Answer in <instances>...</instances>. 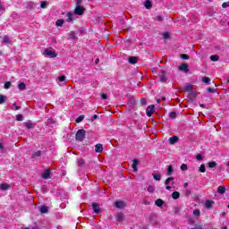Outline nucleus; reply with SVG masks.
Masks as SVG:
<instances>
[{"instance_id":"3c124183","label":"nucleus","mask_w":229,"mask_h":229,"mask_svg":"<svg viewBox=\"0 0 229 229\" xmlns=\"http://www.w3.org/2000/svg\"><path fill=\"white\" fill-rule=\"evenodd\" d=\"M208 92H210V93H216V89L214 88H208Z\"/></svg>"},{"instance_id":"bf43d9fd","label":"nucleus","mask_w":229,"mask_h":229,"mask_svg":"<svg viewBox=\"0 0 229 229\" xmlns=\"http://www.w3.org/2000/svg\"><path fill=\"white\" fill-rule=\"evenodd\" d=\"M13 106H15V110H21V106H18L15 104H13Z\"/></svg>"},{"instance_id":"7ed1b4c3","label":"nucleus","mask_w":229,"mask_h":229,"mask_svg":"<svg viewBox=\"0 0 229 229\" xmlns=\"http://www.w3.org/2000/svg\"><path fill=\"white\" fill-rule=\"evenodd\" d=\"M75 15H83L85 13V7L82 5H76L74 9Z\"/></svg>"},{"instance_id":"c85d7f7f","label":"nucleus","mask_w":229,"mask_h":229,"mask_svg":"<svg viewBox=\"0 0 229 229\" xmlns=\"http://www.w3.org/2000/svg\"><path fill=\"white\" fill-rule=\"evenodd\" d=\"M47 210H48V208H47V207H46V206H42V207L40 208V212H41V214H47Z\"/></svg>"},{"instance_id":"680f3d73","label":"nucleus","mask_w":229,"mask_h":229,"mask_svg":"<svg viewBox=\"0 0 229 229\" xmlns=\"http://www.w3.org/2000/svg\"><path fill=\"white\" fill-rule=\"evenodd\" d=\"M183 187H184V189H187V187H189V182H185V183L183 184Z\"/></svg>"},{"instance_id":"603ef678","label":"nucleus","mask_w":229,"mask_h":229,"mask_svg":"<svg viewBox=\"0 0 229 229\" xmlns=\"http://www.w3.org/2000/svg\"><path fill=\"white\" fill-rule=\"evenodd\" d=\"M229 6V1L228 2H225L223 4H222V7L223 8H228Z\"/></svg>"},{"instance_id":"49530a36","label":"nucleus","mask_w":229,"mask_h":229,"mask_svg":"<svg viewBox=\"0 0 229 229\" xmlns=\"http://www.w3.org/2000/svg\"><path fill=\"white\" fill-rule=\"evenodd\" d=\"M16 119L17 121H22V119H24V116L22 114H17Z\"/></svg>"},{"instance_id":"ea45409f","label":"nucleus","mask_w":229,"mask_h":229,"mask_svg":"<svg viewBox=\"0 0 229 229\" xmlns=\"http://www.w3.org/2000/svg\"><path fill=\"white\" fill-rule=\"evenodd\" d=\"M203 83H210V78L208 77H203L202 78Z\"/></svg>"},{"instance_id":"c756f323","label":"nucleus","mask_w":229,"mask_h":229,"mask_svg":"<svg viewBox=\"0 0 229 229\" xmlns=\"http://www.w3.org/2000/svg\"><path fill=\"white\" fill-rule=\"evenodd\" d=\"M137 62V57L135 56H131L129 57V64H135Z\"/></svg>"},{"instance_id":"09e8293b","label":"nucleus","mask_w":229,"mask_h":229,"mask_svg":"<svg viewBox=\"0 0 229 229\" xmlns=\"http://www.w3.org/2000/svg\"><path fill=\"white\" fill-rule=\"evenodd\" d=\"M216 165H217V164L216 162H210L208 164V167L212 168V167H216Z\"/></svg>"},{"instance_id":"338daca9","label":"nucleus","mask_w":229,"mask_h":229,"mask_svg":"<svg viewBox=\"0 0 229 229\" xmlns=\"http://www.w3.org/2000/svg\"><path fill=\"white\" fill-rule=\"evenodd\" d=\"M200 106H201V107H203V106H205V105H203V104H200Z\"/></svg>"},{"instance_id":"2f4dec72","label":"nucleus","mask_w":229,"mask_h":229,"mask_svg":"<svg viewBox=\"0 0 229 229\" xmlns=\"http://www.w3.org/2000/svg\"><path fill=\"white\" fill-rule=\"evenodd\" d=\"M58 83H64L65 81V76L62 75L57 78Z\"/></svg>"},{"instance_id":"72a5a7b5","label":"nucleus","mask_w":229,"mask_h":229,"mask_svg":"<svg viewBox=\"0 0 229 229\" xmlns=\"http://www.w3.org/2000/svg\"><path fill=\"white\" fill-rule=\"evenodd\" d=\"M42 155V152L40 150H38L37 152H34L32 154V158H35L37 157H40Z\"/></svg>"},{"instance_id":"20e7f679","label":"nucleus","mask_w":229,"mask_h":229,"mask_svg":"<svg viewBox=\"0 0 229 229\" xmlns=\"http://www.w3.org/2000/svg\"><path fill=\"white\" fill-rule=\"evenodd\" d=\"M174 180V178H173V177H168L165 180V183L166 185V187H165L166 191H171V185H174V182H173Z\"/></svg>"},{"instance_id":"5701e85b","label":"nucleus","mask_w":229,"mask_h":229,"mask_svg":"<svg viewBox=\"0 0 229 229\" xmlns=\"http://www.w3.org/2000/svg\"><path fill=\"white\" fill-rule=\"evenodd\" d=\"M173 173H174V169L173 168V165H170L168 166L166 174H167V176H171V174H173Z\"/></svg>"},{"instance_id":"69168bd1","label":"nucleus","mask_w":229,"mask_h":229,"mask_svg":"<svg viewBox=\"0 0 229 229\" xmlns=\"http://www.w3.org/2000/svg\"><path fill=\"white\" fill-rule=\"evenodd\" d=\"M157 103H160V98H157Z\"/></svg>"},{"instance_id":"864d4df0","label":"nucleus","mask_w":229,"mask_h":229,"mask_svg":"<svg viewBox=\"0 0 229 229\" xmlns=\"http://www.w3.org/2000/svg\"><path fill=\"white\" fill-rule=\"evenodd\" d=\"M196 158H197V160H203V156H201V154H198L196 156Z\"/></svg>"},{"instance_id":"aec40b11","label":"nucleus","mask_w":229,"mask_h":229,"mask_svg":"<svg viewBox=\"0 0 229 229\" xmlns=\"http://www.w3.org/2000/svg\"><path fill=\"white\" fill-rule=\"evenodd\" d=\"M152 176L157 182H160L162 180V175L160 174H153Z\"/></svg>"},{"instance_id":"a211bd4d","label":"nucleus","mask_w":229,"mask_h":229,"mask_svg":"<svg viewBox=\"0 0 229 229\" xmlns=\"http://www.w3.org/2000/svg\"><path fill=\"white\" fill-rule=\"evenodd\" d=\"M23 124L28 130H33L35 128V124L31 123H24Z\"/></svg>"},{"instance_id":"c03bdc74","label":"nucleus","mask_w":229,"mask_h":229,"mask_svg":"<svg viewBox=\"0 0 229 229\" xmlns=\"http://www.w3.org/2000/svg\"><path fill=\"white\" fill-rule=\"evenodd\" d=\"M181 58H182V60H189V55H188L187 54H182V55H181Z\"/></svg>"},{"instance_id":"393cba45","label":"nucleus","mask_w":229,"mask_h":229,"mask_svg":"<svg viewBox=\"0 0 229 229\" xmlns=\"http://www.w3.org/2000/svg\"><path fill=\"white\" fill-rule=\"evenodd\" d=\"M172 198H173V199H178L180 198V192H178V191H174V192L172 193Z\"/></svg>"},{"instance_id":"423d86ee","label":"nucleus","mask_w":229,"mask_h":229,"mask_svg":"<svg viewBox=\"0 0 229 229\" xmlns=\"http://www.w3.org/2000/svg\"><path fill=\"white\" fill-rule=\"evenodd\" d=\"M148 117H151L155 114V106H148L146 110Z\"/></svg>"},{"instance_id":"4468645a","label":"nucleus","mask_w":229,"mask_h":229,"mask_svg":"<svg viewBox=\"0 0 229 229\" xmlns=\"http://www.w3.org/2000/svg\"><path fill=\"white\" fill-rule=\"evenodd\" d=\"M3 44H12V39L8 36H4L2 38Z\"/></svg>"},{"instance_id":"de8ad7c7","label":"nucleus","mask_w":229,"mask_h":229,"mask_svg":"<svg viewBox=\"0 0 229 229\" xmlns=\"http://www.w3.org/2000/svg\"><path fill=\"white\" fill-rule=\"evenodd\" d=\"M187 169H188L187 165L182 164V165H181V170H182V171H187Z\"/></svg>"},{"instance_id":"58836bf2","label":"nucleus","mask_w":229,"mask_h":229,"mask_svg":"<svg viewBox=\"0 0 229 229\" xmlns=\"http://www.w3.org/2000/svg\"><path fill=\"white\" fill-rule=\"evenodd\" d=\"M78 165H79V167H82V165H85V160L80 159L78 161Z\"/></svg>"},{"instance_id":"1a4fd4ad","label":"nucleus","mask_w":229,"mask_h":229,"mask_svg":"<svg viewBox=\"0 0 229 229\" xmlns=\"http://www.w3.org/2000/svg\"><path fill=\"white\" fill-rule=\"evenodd\" d=\"M0 189H1V191H10V189H12V184L1 183Z\"/></svg>"},{"instance_id":"39448f33","label":"nucleus","mask_w":229,"mask_h":229,"mask_svg":"<svg viewBox=\"0 0 229 229\" xmlns=\"http://www.w3.org/2000/svg\"><path fill=\"white\" fill-rule=\"evenodd\" d=\"M139 164H140L139 159H134L132 161L131 167H132L133 173H139Z\"/></svg>"},{"instance_id":"f3484780","label":"nucleus","mask_w":229,"mask_h":229,"mask_svg":"<svg viewBox=\"0 0 229 229\" xmlns=\"http://www.w3.org/2000/svg\"><path fill=\"white\" fill-rule=\"evenodd\" d=\"M68 39L69 40H76V33L74 31H72L68 34Z\"/></svg>"},{"instance_id":"4c0bfd02","label":"nucleus","mask_w":229,"mask_h":229,"mask_svg":"<svg viewBox=\"0 0 229 229\" xmlns=\"http://www.w3.org/2000/svg\"><path fill=\"white\" fill-rule=\"evenodd\" d=\"M11 87H12V82H10V81L5 82V84H4V88L5 89H10Z\"/></svg>"},{"instance_id":"a18cd8bd","label":"nucleus","mask_w":229,"mask_h":229,"mask_svg":"<svg viewBox=\"0 0 229 229\" xmlns=\"http://www.w3.org/2000/svg\"><path fill=\"white\" fill-rule=\"evenodd\" d=\"M162 35L165 40H167V38H169V32H164Z\"/></svg>"},{"instance_id":"7c9ffc66","label":"nucleus","mask_w":229,"mask_h":229,"mask_svg":"<svg viewBox=\"0 0 229 229\" xmlns=\"http://www.w3.org/2000/svg\"><path fill=\"white\" fill-rule=\"evenodd\" d=\"M148 192L153 193L155 192V185H149L147 189Z\"/></svg>"},{"instance_id":"dca6fc26","label":"nucleus","mask_w":229,"mask_h":229,"mask_svg":"<svg viewBox=\"0 0 229 229\" xmlns=\"http://www.w3.org/2000/svg\"><path fill=\"white\" fill-rule=\"evenodd\" d=\"M116 221H118L119 223H121V221H124V214L118 213L116 215Z\"/></svg>"},{"instance_id":"e2e57ef3","label":"nucleus","mask_w":229,"mask_h":229,"mask_svg":"<svg viewBox=\"0 0 229 229\" xmlns=\"http://www.w3.org/2000/svg\"><path fill=\"white\" fill-rule=\"evenodd\" d=\"M98 116L97 114H95V115L92 116V120L98 119Z\"/></svg>"},{"instance_id":"cd10ccee","label":"nucleus","mask_w":229,"mask_h":229,"mask_svg":"<svg viewBox=\"0 0 229 229\" xmlns=\"http://www.w3.org/2000/svg\"><path fill=\"white\" fill-rule=\"evenodd\" d=\"M219 60V55H215L210 56V61L211 62H217Z\"/></svg>"},{"instance_id":"6e6d98bb","label":"nucleus","mask_w":229,"mask_h":229,"mask_svg":"<svg viewBox=\"0 0 229 229\" xmlns=\"http://www.w3.org/2000/svg\"><path fill=\"white\" fill-rule=\"evenodd\" d=\"M101 98H102V99H107V98H108V96H106V94L103 93V94L101 95Z\"/></svg>"},{"instance_id":"5fc2aeb1","label":"nucleus","mask_w":229,"mask_h":229,"mask_svg":"<svg viewBox=\"0 0 229 229\" xmlns=\"http://www.w3.org/2000/svg\"><path fill=\"white\" fill-rule=\"evenodd\" d=\"M194 216H199V209H195L193 211Z\"/></svg>"},{"instance_id":"774afa93","label":"nucleus","mask_w":229,"mask_h":229,"mask_svg":"<svg viewBox=\"0 0 229 229\" xmlns=\"http://www.w3.org/2000/svg\"><path fill=\"white\" fill-rule=\"evenodd\" d=\"M227 167H229V163L226 164Z\"/></svg>"},{"instance_id":"9d476101","label":"nucleus","mask_w":229,"mask_h":229,"mask_svg":"<svg viewBox=\"0 0 229 229\" xmlns=\"http://www.w3.org/2000/svg\"><path fill=\"white\" fill-rule=\"evenodd\" d=\"M92 208H93V212H95V214H99V212H101V208H99V204H98V203H93Z\"/></svg>"},{"instance_id":"a878e982","label":"nucleus","mask_w":229,"mask_h":229,"mask_svg":"<svg viewBox=\"0 0 229 229\" xmlns=\"http://www.w3.org/2000/svg\"><path fill=\"white\" fill-rule=\"evenodd\" d=\"M156 205L157 207H163L164 205V200L162 199H158L156 200Z\"/></svg>"},{"instance_id":"a19ab883","label":"nucleus","mask_w":229,"mask_h":229,"mask_svg":"<svg viewBox=\"0 0 229 229\" xmlns=\"http://www.w3.org/2000/svg\"><path fill=\"white\" fill-rule=\"evenodd\" d=\"M85 119V115H81L76 119V123H81Z\"/></svg>"},{"instance_id":"4be33fe9","label":"nucleus","mask_w":229,"mask_h":229,"mask_svg":"<svg viewBox=\"0 0 229 229\" xmlns=\"http://www.w3.org/2000/svg\"><path fill=\"white\" fill-rule=\"evenodd\" d=\"M217 192L219 194H225V192H226V188H225V186H219L217 188Z\"/></svg>"},{"instance_id":"052dcab7","label":"nucleus","mask_w":229,"mask_h":229,"mask_svg":"<svg viewBox=\"0 0 229 229\" xmlns=\"http://www.w3.org/2000/svg\"><path fill=\"white\" fill-rule=\"evenodd\" d=\"M4 149V146L3 145V143H0V150Z\"/></svg>"},{"instance_id":"2eb2a0df","label":"nucleus","mask_w":229,"mask_h":229,"mask_svg":"<svg viewBox=\"0 0 229 229\" xmlns=\"http://www.w3.org/2000/svg\"><path fill=\"white\" fill-rule=\"evenodd\" d=\"M66 17L68 22H72V21H74V14L72 13H68Z\"/></svg>"},{"instance_id":"0eeeda50","label":"nucleus","mask_w":229,"mask_h":229,"mask_svg":"<svg viewBox=\"0 0 229 229\" xmlns=\"http://www.w3.org/2000/svg\"><path fill=\"white\" fill-rule=\"evenodd\" d=\"M41 176L42 178H44V180H49V178H51V170H45Z\"/></svg>"},{"instance_id":"f8f14e48","label":"nucleus","mask_w":229,"mask_h":229,"mask_svg":"<svg viewBox=\"0 0 229 229\" xmlns=\"http://www.w3.org/2000/svg\"><path fill=\"white\" fill-rule=\"evenodd\" d=\"M95 151L96 153H103V144H100V143L97 144L95 146Z\"/></svg>"},{"instance_id":"9b49d317","label":"nucleus","mask_w":229,"mask_h":229,"mask_svg":"<svg viewBox=\"0 0 229 229\" xmlns=\"http://www.w3.org/2000/svg\"><path fill=\"white\" fill-rule=\"evenodd\" d=\"M179 71H182V72H189V65L182 64L179 66Z\"/></svg>"},{"instance_id":"f03ea898","label":"nucleus","mask_w":229,"mask_h":229,"mask_svg":"<svg viewBox=\"0 0 229 229\" xmlns=\"http://www.w3.org/2000/svg\"><path fill=\"white\" fill-rule=\"evenodd\" d=\"M83 139H85V130H79L76 133V140L79 142H82Z\"/></svg>"},{"instance_id":"e433bc0d","label":"nucleus","mask_w":229,"mask_h":229,"mask_svg":"<svg viewBox=\"0 0 229 229\" xmlns=\"http://www.w3.org/2000/svg\"><path fill=\"white\" fill-rule=\"evenodd\" d=\"M155 21H157V22H162V21H164V17L160 15L156 16Z\"/></svg>"},{"instance_id":"6e6552de","label":"nucleus","mask_w":229,"mask_h":229,"mask_svg":"<svg viewBox=\"0 0 229 229\" xmlns=\"http://www.w3.org/2000/svg\"><path fill=\"white\" fill-rule=\"evenodd\" d=\"M114 207H116V208H124V207H126V203L123 200H119L114 202Z\"/></svg>"},{"instance_id":"b1692460","label":"nucleus","mask_w":229,"mask_h":229,"mask_svg":"<svg viewBox=\"0 0 229 229\" xmlns=\"http://www.w3.org/2000/svg\"><path fill=\"white\" fill-rule=\"evenodd\" d=\"M212 205H214V201L213 200H207L205 207L206 208H212Z\"/></svg>"},{"instance_id":"c9c22d12","label":"nucleus","mask_w":229,"mask_h":229,"mask_svg":"<svg viewBox=\"0 0 229 229\" xmlns=\"http://www.w3.org/2000/svg\"><path fill=\"white\" fill-rule=\"evenodd\" d=\"M55 25L59 27L64 26V20H57Z\"/></svg>"},{"instance_id":"6ab92c4d","label":"nucleus","mask_w":229,"mask_h":229,"mask_svg":"<svg viewBox=\"0 0 229 229\" xmlns=\"http://www.w3.org/2000/svg\"><path fill=\"white\" fill-rule=\"evenodd\" d=\"M144 6H145V8H147V10H149V9L152 8L153 4H151V1L147 0V1L145 2V4H144Z\"/></svg>"},{"instance_id":"13d9d810","label":"nucleus","mask_w":229,"mask_h":229,"mask_svg":"<svg viewBox=\"0 0 229 229\" xmlns=\"http://www.w3.org/2000/svg\"><path fill=\"white\" fill-rule=\"evenodd\" d=\"M0 12H4V6H3V4L0 2Z\"/></svg>"},{"instance_id":"8fccbe9b","label":"nucleus","mask_w":229,"mask_h":229,"mask_svg":"<svg viewBox=\"0 0 229 229\" xmlns=\"http://www.w3.org/2000/svg\"><path fill=\"white\" fill-rule=\"evenodd\" d=\"M206 169H205V165L202 164L199 167V172L200 173H205Z\"/></svg>"},{"instance_id":"ddd939ff","label":"nucleus","mask_w":229,"mask_h":229,"mask_svg":"<svg viewBox=\"0 0 229 229\" xmlns=\"http://www.w3.org/2000/svg\"><path fill=\"white\" fill-rule=\"evenodd\" d=\"M161 76H160V81H162L163 83L167 81V77H165V71L161 70Z\"/></svg>"},{"instance_id":"0e129e2a","label":"nucleus","mask_w":229,"mask_h":229,"mask_svg":"<svg viewBox=\"0 0 229 229\" xmlns=\"http://www.w3.org/2000/svg\"><path fill=\"white\" fill-rule=\"evenodd\" d=\"M222 229H228V227L227 226H223Z\"/></svg>"},{"instance_id":"412c9836","label":"nucleus","mask_w":229,"mask_h":229,"mask_svg":"<svg viewBox=\"0 0 229 229\" xmlns=\"http://www.w3.org/2000/svg\"><path fill=\"white\" fill-rule=\"evenodd\" d=\"M170 144H176L178 142V136H174L169 139Z\"/></svg>"},{"instance_id":"473e14b6","label":"nucleus","mask_w":229,"mask_h":229,"mask_svg":"<svg viewBox=\"0 0 229 229\" xmlns=\"http://www.w3.org/2000/svg\"><path fill=\"white\" fill-rule=\"evenodd\" d=\"M18 89L20 90H24V89H26V84H24V82H21L20 84H18Z\"/></svg>"},{"instance_id":"f704fd0d","label":"nucleus","mask_w":229,"mask_h":229,"mask_svg":"<svg viewBox=\"0 0 229 229\" xmlns=\"http://www.w3.org/2000/svg\"><path fill=\"white\" fill-rule=\"evenodd\" d=\"M6 101V96L0 95V105H3V103H5Z\"/></svg>"},{"instance_id":"bb28decb","label":"nucleus","mask_w":229,"mask_h":229,"mask_svg":"<svg viewBox=\"0 0 229 229\" xmlns=\"http://www.w3.org/2000/svg\"><path fill=\"white\" fill-rule=\"evenodd\" d=\"M184 89L186 90V92H192V85L191 84H187L184 87Z\"/></svg>"},{"instance_id":"79ce46f5","label":"nucleus","mask_w":229,"mask_h":229,"mask_svg":"<svg viewBox=\"0 0 229 229\" xmlns=\"http://www.w3.org/2000/svg\"><path fill=\"white\" fill-rule=\"evenodd\" d=\"M40 6H41V8H47V2H45V1H43V2H41L40 3Z\"/></svg>"},{"instance_id":"4d7b16f0","label":"nucleus","mask_w":229,"mask_h":229,"mask_svg":"<svg viewBox=\"0 0 229 229\" xmlns=\"http://www.w3.org/2000/svg\"><path fill=\"white\" fill-rule=\"evenodd\" d=\"M76 6H81V0H76Z\"/></svg>"},{"instance_id":"37998d69","label":"nucleus","mask_w":229,"mask_h":229,"mask_svg":"<svg viewBox=\"0 0 229 229\" xmlns=\"http://www.w3.org/2000/svg\"><path fill=\"white\" fill-rule=\"evenodd\" d=\"M169 117H170V119H176V113H174V112L170 113Z\"/></svg>"},{"instance_id":"f257e3e1","label":"nucleus","mask_w":229,"mask_h":229,"mask_svg":"<svg viewBox=\"0 0 229 229\" xmlns=\"http://www.w3.org/2000/svg\"><path fill=\"white\" fill-rule=\"evenodd\" d=\"M43 56H46L47 58H56L58 54H56V51L53 48H47L43 51Z\"/></svg>"}]
</instances>
